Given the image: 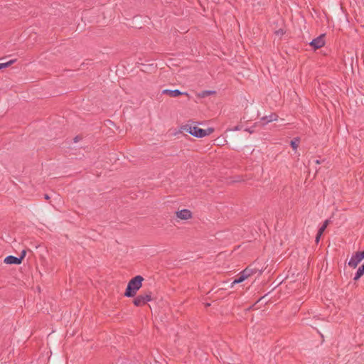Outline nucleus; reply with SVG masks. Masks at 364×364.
Segmentation results:
<instances>
[{
  "mask_svg": "<svg viewBox=\"0 0 364 364\" xmlns=\"http://www.w3.org/2000/svg\"><path fill=\"white\" fill-rule=\"evenodd\" d=\"M143 281L144 277L141 275H136L131 279L127 284L124 296L129 298L135 296L137 291L142 287Z\"/></svg>",
  "mask_w": 364,
  "mask_h": 364,
  "instance_id": "1",
  "label": "nucleus"
},
{
  "mask_svg": "<svg viewBox=\"0 0 364 364\" xmlns=\"http://www.w3.org/2000/svg\"><path fill=\"white\" fill-rule=\"evenodd\" d=\"M299 142H300L299 138L296 137V138H294V139H292L291 141L290 145H291V148L295 150L299 146Z\"/></svg>",
  "mask_w": 364,
  "mask_h": 364,
  "instance_id": "13",
  "label": "nucleus"
},
{
  "mask_svg": "<svg viewBox=\"0 0 364 364\" xmlns=\"http://www.w3.org/2000/svg\"><path fill=\"white\" fill-rule=\"evenodd\" d=\"M176 213L177 218H180L181 220H188L192 218V213L188 209H183L181 210L177 211Z\"/></svg>",
  "mask_w": 364,
  "mask_h": 364,
  "instance_id": "9",
  "label": "nucleus"
},
{
  "mask_svg": "<svg viewBox=\"0 0 364 364\" xmlns=\"http://www.w3.org/2000/svg\"><path fill=\"white\" fill-rule=\"evenodd\" d=\"M326 229V228H325L323 225H321L318 232H319V234H323V232L325 231V230Z\"/></svg>",
  "mask_w": 364,
  "mask_h": 364,
  "instance_id": "18",
  "label": "nucleus"
},
{
  "mask_svg": "<svg viewBox=\"0 0 364 364\" xmlns=\"http://www.w3.org/2000/svg\"><path fill=\"white\" fill-rule=\"evenodd\" d=\"M322 235H323V234H319V232H317V234H316V238H315V242H316V243H318V242H319V240H320V238H321V237L322 236Z\"/></svg>",
  "mask_w": 364,
  "mask_h": 364,
  "instance_id": "17",
  "label": "nucleus"
},
{
  "mask_svg": "<svg viewBox=\"0 0 364 364\" xmlns=\"http://www.w3.org/2000/svg\"><path fill=\"white\" fill-rule=\"evenodd\" d=\"M314 162H315L316 164H321V161L318 160V159L315 160Z\"/></svg>",
  "mask_w": 364,
  "mask_h": 364,
  "instance_id": "23",
  "label": "nucleus"
},
{
  "mask_svg": "<svg viewBox=\"0 0 364 364\" xmlns=\"http://www.w3.org/2000/svg\"><path fill=\"white\" fill-rule=\"evenodd\" d=\"M330 223V220H326L322 224V225H323L325 228H327V226L329 225Z\"/></svg>",
  "mask_w": 364,
  "mask_h": 364,
  "instance_id": "20",
  "label": "nucleus"
},
{
  "mask_svg": "<svg viewBox=\"0 0 364 364\" xmlns=\"http://www.w3.org/2000/svg\"><path fill=\"white\" fill-rule=\"evenodd\" d=\"M257 269L256 268H252L251 265L246 267L244 270L240 272L237 278H236L232 283V287L235 284H239L244 282L249 277L253 275L257 272Z\"/></svg>",
  "mask_w": 364,
  "mask_h": 364,
  "instance_id": "3",
  "label": "nucleus"
},
{
  "mask_svg": "<svg viewBox=\"0 0 364 364\" xmlns=\"http://www.w3.org/2000/svg\"><path fill=\"white\" fill-rule=\"evenodd\" d=\"M364 259V255L360 251L356 252L352 255L351 258L348 261V265L351 268H355L358 264Z\"/></svg>",
  "mask_w": 364,
  "mask_h": 364,
  "instance_id": "5",
  "label": "nucleus"
},
{
  "mask_svg": "<svg viewBox=\"0 0 364 364\" xmlns=\"http://www.w3.org/2000/svg\"><path fill=\"white\" fill-rule=\"evenodd\" d=\"M151 294L152 293L150 291H148L144 294L138 295L133 300L134 305L136 306H141L146 304L148 301H151Z\"/></svg>",
  "mask_w": 364,
  "mask_h": 364,
  "instance_id": "4",
  "label": "nucleus"
},
{
  "mask_svg": "<svg viewBox=\"0 0 364 364\" xmlns=\"http://www.w3.org/2000/svg\"><path fill=\"white\" fill-rule=\"evenodd\" d=\"M240 127L239 125L235 127V128L233 129V130H240Z\"/></svg>",
  "mask_w": 364,
  "mask_h": 364,
  "instance_id": "22",
  "label": "nucleus"
},
{
  "mask_svg": "<svg viewBox=\"0 0 364 364\" xmlns=\"http://www.w3.org/2000/svg\"><path fill=\"white\" fill-rule=\"evenodd\" d=\"M4 262L8 264H21L20 259H18V257H17L12 256V255L7 256L4 259Z\"/></svg>",
  "mask_w": 364,
  "mask_h": 364,
  "instance_id": "10",
  "label": "nucleus"
},
{
  "mask_svg": "<svg viewBox=\"0 0 364 364\" xmlns=\"http://www.w3.org/2000/svg\"><path fill=\"white\" fill-rule=\"evenodd\" d=\"M245 131L246 132H248L249 133L252 134L254 132V129H253V127H251V128H247L245 129Z\"/></svg>",
  "mask_w": 364,
  "mask_h": 364,
  "instance_id": "21",
  "label": "nucleus"
},
{
  "mask_svg": "<svg viewBox=\"0 0 364 364\" xmlns=\"http://www.w3.org/2000/svg\"><path fill=\"white\" fill-rule=\"evenodd\" d=\"M162 94L168 95L171 97H176L180 95H186L188 99H190V96L186 92H181L179 90H168L166 89L162 91Z\"/></svg>",
  "mask_w": 364,
  "mask_h": 364,
  "instance_id": "8",
  "label": "nucleus"
},
{
  "mask_svg": "<svg viewBox=\"0 0 364 364\" xmlns=\"http://www.w3.org/2000/svg\"><path fill=\"white\" fill-rule=\"evenodd\" d=\"M26 250H23L21 252V255L20 256L18 257V259H20V262L21 263L22 262L23 259H24V257H26Z\"/></svg>",
  "mask_w": 364,
  "mask_h": 364,
  "instance_id": "15",
  "label": "nucleus"
},
{
  "mask_svg": "<svg viewBox=\"0 0 364 364\" xmlns=\"http://www.w3.org/2000/svg\"><path fill=\"white\" fill-rule=\"evenodd\" d=\"M263 299V297H260L255 304L258 303L260 300H262Z\"/></svg>",
  "mask_w": 364,
  "mask_h": 364,
  "instance_id": "25",
  "label": "nucleus"
},
{
  "mask_svg": "<svg viewBox=\"0 0 364 364\" xmlns=\"http://www.w3.org/2000/svg\"><path fill=\"white\" fill-rule=\"evenodd\" d=\"M16 59H13L6 63H0V70L9 67L10 65L16 63Z\"/></svg>",
  "mask_w": 364,
  "mask_h": 364,
  "instance_id": "12",
  "label": "nucleus"
},
{
  "mask_svg": "<svg viewBox=\"0 0 364 364\" xmlns=\"http://www.w3.org/2000/svg\"><path fill=\"white\" fill-rule=\"evenodd\" d=\"M325 34H321L317 38L313 39L309 45L314 49L317 50L322 48L325 45Z\"/></svg>",
  "mask_w": 364,
  "mask_h": 364,
  "instance_id": "6",
  "label": "nucleus"
},
{
  "mask_svg": "<svg viewBox=\"0 0 364 364\" xmlns=\"http://www.w3.org/2000/svg\"><path fill=\"white\" fill-rule=\"evenodd\" d=\"M363 275H364V262H363V264L358 267L357 272L355 274L353 280L358 281Z\"/></svg>",
  "mask_w": 364,
  "mask_h": 364,
  "instance_id": "11",
  "label": "nucleus"
},
{
  "mask_svg": "<svg viewBox=\"0 0 364 364\" xmlns=\"http://www.w3.org/2000/svg\"><path fill=\"white\" fill-rule=\"evenodd\" d=\"M285 31L282 28H279V30L275 31V34L277 36H283L284 34Z\"/></svg>",
  "mask_w": 364,
  "mask_h": 364,
  "instance_id": "16",
  "label": "nucleus"
},
{
  "mask_svg": "<svg viewBox=\"0 0 364 364\" xmlns=\"http://www.w3.org/2000/svg\"><path fill=\"white\" fill-rule=\"evenodd\" d=\"M81 139H82V137L80 136L77 135L73 139V141L75 143H76V142H78L79 141H80Z\"/></svg>",
  "mask_w": 364,
  "mask_h": 364,
  "instance_id": "19",
  "label": "nucleus"
},
{
  "mask_svg": "<svg viewBox=\"0 0 364 364\" xmlns=\"http://www.w3.org/2000/svg\"><path fill=\"white\" fill-rule=\"evenodd\" d=\"M278 119V115L276 113H272L268 116H264L260 119V121L256 122L253 127H256L257 124H260L262 126H264L269 122L276 121Z\"/></svg>",
  "mask_w": 364,
  "mask_h": 364,
  "instance_id": "7",
  "label": "nucleus"
},
{
  "mask_svg": "<svg viewBox=\"0 0 364 364\" xmlns=\"http://www.w3.org/2000/svg\"><path fill=\"white\" fill-rule=\"evenodd\" d=\"M44 198L46 200H49L50 199V197H49V196L48 194H45Z\"/></svg>",
  "mask_w": 364,
  "mask_h": 364,
  "instance_id": "24",
  "label": "nucleus"
},
{
  "mask_svg": "<svg viewBox=\"0 0 364 364\" xmlns=\"http://www.w3.org/2000/svg\"><path fill=\"white\" fill-rule=\"evenodd\" d=\"M215 92V91H212V90H205V91H203L200 94V96L201 97H207V96H209L210 95H213L214 94Z\"/></svg>",
  "mask_w": 364,
  "mask_h": 364,
  "instance_id": "14",
  "label": "nucleus"
},
{
  "mask_svg": "<svg viewBox=\"0 0 364 364\" xmlns=\"http://www.w3.org/2000/svg\"><path fill=\"white\" fill-rule=\"evenodd\" d=\"M181 129L197 138H203L204 136L210 135L214 132V128L212 127H209L207 129H203L196 126H192L188 124L183 125L181 127Z\"/></svg>",
  "mask_w": 364,
  "mask_h": 364,
  "instance_id": "2",
  "label": "nucleus"
}]
</instances>
